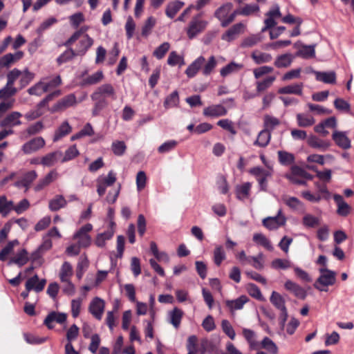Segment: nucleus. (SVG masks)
<instances>
[{"label": "nucleus", "mask_w": 354, "mask_h": 354, "mask_svg": "<svg viewBox=\"0 0 354 354\" xmlns=\"http://www.w3.org/2000/svg\"><path fill=\"white\" fill-rule=\"evenodd\" d=\"M319 276L314 283V287L319 290L326 292L328 287L336 282V272L327 268H319Z\"/></svg>", "instance_id": "nucleus-1"}, {"label": "nucleus", "mask_w": 354, "mask_h": 354, "mask_svg": "<svg viewBox=\"0 0 354 354\" xmlns=\"http://www.w3.org/2000/svg\"><path fill=\"white\" fill-rule=\"evenodd\" d=\"M232 8L233 5L232 3H226L215 11L214 16L219 20L221 26H227L234 20L238 15V11H232Z\"/></svg>", "instance_id": "nucleus-2"}, {"label": "nucleus", "mask_w": 354, "mask_h": 354, "mask_svg": "<svg viewBox=\"0 0 354 354\" xmlns=\"http://www.w3.org/2000/svg\"><path fill=\"white\" fill-rule=\"evenodd\" d=\"M91 97L93 101H98L106 105H108L107 97L113 100L117 98L115 91L110 84H104L97 87L91 94Z\"/></svg>", "instance_id": "nucleus-3"}, {"label": "nucleus", "mask_w": 354, "mask_h": 354, "mask_svg": "<svg viewBox=\"0 0 354 354\" xmlns=\"http://www.w3.org/2000/svg\"><path fill=\"white\" fill-rule=\"evenodd\" d=\"M81 34L80 31L75 32L66 42V45H71L74 41L80 39L75 50L77 55H84L93 44V39L88 35H84L80 37Z\"/></svg>", "instance_id": "nucleus-4"}, {"label": "nucleus", "mask_w": 354, "mask_h": 354, "mask_svg": "<svg viewBox=\"0 0 354 354\" xmlns=\"http://www.w3.org/2000/svg\"><path fill=\"white\" fill-rule=\"evenodd\" d=\"M207 24V21L201 18V15L194 16L186 28L187 37L191 39L194 38L206 28Z\"/></svg>", "instance_id": "nucleus-5"}, {"label": "nucleus", "mask_w": 354, "mask_h": 354, "mask_svg": "<svg viewBox=\"0 0 354 354\" xmlns=\"http://www.w3.org/2000/svg\"><path fill=\"white\" fill-rule=\"evenodd\" d=\"M93 230L91 223H86L82 226L73 236V239L76 240L79 245L82 248H88L91 244V236L89 232Z\"/></svg>", "instance_id": "nucleus-6"}, {"label": "nucleus", "mask_w": 354, "mask_h": 354, "mask_svg": "<svg viewBox=\"0 0 354 354\" xmlns=\"http://www.w3.org/2000/svg\"><path fill=\"white\" fill-rule=\"evenodd\" d=\"M286 223V217L279 209L274 216H268L263 219V225L269 230H275Z\"/></svg>", "instance_id": "nucleus-7"}, {"label": "nucleus", "mask_w": 354, "mask_h": 354, "mask_svg": "<svg viewBox=\"0 0 354 354\" xmlns=\"http://www.w3.org/2000/svg\"><path fill=\"white\" fill-rule=\"evenodd\" d=\"M116 181V174L113 171H110L106 176H99L97 180V192L100 196L105 194L107 187L113 185Z\"/></svg>", "instance_id": "nucleus-8"}, {"label": "nucleus", "mask_w": 354, "mask_h": 354, "mask_svg": "<svg viewBox=\"0 0 354 354\" xmlns=\"http://www.w3.org/2000/svg\"><path fill=\"white\" fill-rule=\"evenodd\" d=\"M246 25L243 23H238L229 28L224 34H223L221 39L226 41H232L235 39L239 35L244 32Z\"/></svg>", "instance_id": "nucleus-9"}, {"label": "nucleus", "mask_w": 354, "mask_h": 354, "mask_svg": "<svg viewBox=\"0 0 354 354\" xmlns=\"http://www.w3.org/2000/svg\"><path fill=\"white\" fill-rule=\"evenodd\" d=\"M281 15L279 6L278 5L272 6L266 14L267 18L264 21L265 26L262 28L261 32H265L274 27L277 24L275 19L279 18Z\"/></svg>", "instance_id": "nucleus-10"}, {"label": "nucleus", "mask_w": 354, "mask_h": 354, "mask_svg": "<svg viewBox=\"0 0 354 354\" xmlns=\"http://www.w3.org/2000/svg\"><path fill=\"white\" fill-rule=\"evenodd\" d=\"M46 284V280L40 279L37 274L28 278L25 283V288L28 291L41 292Z\"/></svg>", "instance_id": "nucleus-11"}, {"label": "nucleus", "mask_w": 354, "mask_h": 354, "mask_svg": "<svg viewBox=\"0 0 354 354\" xmlns=\"http://www.w3.org/2000/svg\"><path fill=\"white\" fill-rule=\"evenodd\" d=\"M104 307V301L96 297L91 301L88 310L97 319L100 320L102 317Z\"/></svg>", "instance_id": "nucleus-12"}, {"label": "nucleus", "mask_w": 354, "mask_h": 354, "mask_svg": "<svg viewBox=\"0 0 354 354\" xmlns=\"http://www.w3.org/2000/svg\"><path fill=\"white\" fill-rule=\"evenodd\" d=\"M66 319L67 315L66 313L53 311L46 316L44 324L48 329H53L54 328L53 322H55L59 324H62L66 322Z\"/></svg>", "instance_id": "nucleus-13"}, {"label": "nucleus", "mask_w": 354, "mask_h": 354, "mask_svg": "<svg viewBox=\"0 0 354 354\" xmlns=\"http://www.w3.org/2000/svg\"><path fill=\"white\" fill-rule=\"evenodd\" d=\"M45 140L41 137H37L26 142L22 146V151L26 154H30L44 147Z\"/></svg>", "instance_id": "nucleus-14"}, {"label": "nucleus", "mask_w": 354, "mask_h": 354, "mask_svg": "<svg viewBox=\"0 0 354 354\" xmlns=\"http://www.w3.org/2000/svg\"><path fill=\"white\" fill-rule=\"evenodd\" d=\"M37 177V174L35 171H30L24 174L21 178L17 180L14 185L17 188H25V192H27Z\"/></svg>", "instance_id": "nucleus-15"}, {"label": "nucleus", "mask_w": 354, "mask_h": 354, "mask_svg": "<svg viewBox=\"0 0 354 354\" xmlns=\"http://www.w3.org/2000/svg\"><path fill=\"white\" fill-rule=\"evenodd\" d=\"M77 103L76 97L74 94H69L59 100L53 106V111H62Z\"/></svg>", "instance_id": "nucleus-16"}, {"label": "nucleus", "mask_w": 354, "mask_h": 354, "mask_svg": "<svg viewBox=\"0 0 354 354\" xmlns=\"http://www.w3.org/2000/svg\"><path fill=\"white\" fill-rule=\"evenodd\" d=\"M307 143L310 147L321 151H327L331 145L330 141L322 140L315 136H309L307 140Z\"/></svg>", "instance_id": "nucleus-17"}, {"label": "nucleus", "mask_w": 354, "mask_h": 354, "mask_svg": "<svg viewBox=\"0 0 354 354\" xmlns=\"http://www.w3.org/2000/svg\"><path fill=\"white\" fill-rule=\"evenodd\" d=\"M24 56L22 51L15 53H8L0 58V69L9 68L12 64L20 60Z\"/></svg>", "instance_id": "nucleus-18"}, {"label": "nucleus", "mask_w": 354, "mask_h": 354, "mask_svg": "<svg viewBox=\"0 0 354 354\" xmlns=\"http://www.w3.org/2000/svg\"><path fill=\"white\" fill-rule=\"evenodd\" d=\"M205 59L203 56H199L192 62L185 70V74L189 78H192L196 75L200 70L203 69Z\"/></svg>", "instance_id": "nucleus-19"}, {"label": "nucleus", "mask_w": 354, "mask_h": 354, "mask_svg": "<svg viewBox=\"0 0 354 354\" xmlns=\"http://www.w3.org/2000/svg\"><path fill=\"white\" fill-rule=\"evenodd\" d=\"M332 138L339 147L343 149L351 148V140L347 137L346 132L335 131L332 135Z\"/></svg>", "instance_id": "nucleus-20"}, {"label": "nucleus", "mask_w": 354, "mask_h": 354, "mask_svg": "<svg viewBox=\"0 0 354 354\" xmlns=\"http://www.w3.org/2000/svg\"><path fill=\"white\" fill-rule=\"evenodd\" d=\"M333 199L337 204V213L342 216H347L351 212V207L344 200L342 196L335 194Z\"/></svg>", "instance_id": "nucleus-21"}, {"label": "nucleus", "mask_w": 354, "mask_h": 354, "mask_svg": "<svg viewBox=\"0 0 354 354\" xmlns=\"http://www.w3.org/2000/svg\"><path fill=\"white\" fill-rule=\"evenodd\" d=\"M227 111L225 106L221 104H213L204 109L203 115L207 117L217 118L224 116Z\"/></svg>", "instance_id": "nucleus-22"}, {"label": "nucleus", "mask_w": 354, "mask_h": 354, "mask_svg": "<svg viewBox=\"0 0 354 354\" xmlns=\"http://www.w3.org/2000/svg\"><path fill=\"white\" fill-rule=\"evenodd\" d=\"M284 287L301 299H304L307 295L306 291L301 286L291 280H287L284 283Z\"/></svg>", "instance_id": "nucleus-23"}, {"label": "nucleus", "mask_w": 354, "mask_h": 354, "mask_svg": "<svg viewBox=\"0 0 354 354\" xmlns=\"http://www.w3.org/2000/svg\"><path fill=\"white\" fill-rule=\"evenodd\" d=\"M29 259L30 257L28 251L25 248H23L19 250L17 254L9 260L8 264L11 265L14 263L19 267H22L28 263Z\"/></svg>", "instance_id": "nucleus-24"}, {"label": "nucleus", "mask_w": 354, "mask_h": 354, "mask_svg": "<svg viewBox=\"0 0 354 354\" xmlns=\"http://www.w3.org/2000/svg\"><path fill=\"white\" fill-rule=\"evenodd\" d=\"M248 301L249 299L247 296L241 295L236 299H227L225 303L230 312L233 313L235 310H241Z\"/></svg>", "instance_id": "nucleus-25"}, {"label": "nucleus", "mask_w": 354, "mask_h": 354, "mask_svg": "<svg viewBox=\"0 0 354 354\" xmlns=\"http://www.w3.org/2000/svg\"><path fill=\"white\" fill-rule=\"evenodd\" d=\"M252 183L249 182L238 185L235 188V194L237 199L245 201L250 197Z\"/></svg>", "instance_id": "nucleus-26"}, {"label": "nucleus", "mask_w": 354, "mask_h": 354, "mask_svg": "<svg viewBox=\"0 0 354 354\" xmlns=\"http://www.w3.org/2000/svg\"><path fill=\"white\" fill-rule=\"evenodd\" d=\"M303 83H295L285 86L278 90L279 94H292L301 95L303 94Z\"/></svg>", "instance_id": "nucleus-27"}, {"label": "nucleus", "mask_w": 354, "mask_h": 354, "mask_svg": "<svg viewBox=\"0 0 354 354\" xmlns=\"http://www.w3.org/2000/svg\"><path fill=\"white\" fill-rule=\"evenodd\" d=\"M21 113L18 111H13L8 114L0 123L1 127H14L21 124L20 118Z\"/></svg>", "instance_id": "nucleus-28"}, {"label": "nucleus", "mask_w": 354, "mask_h": 354, "mask_svg": "<svg viewBox=\"0 0 354 354\" xmlns=\"http://www.w3.org/2000/svg\"><path fill=\"white\" fill-rule=\"evenodd\" d=\"M58 177V173L55 170L50 171L44 178H41L35 187L36 192L41 191L45 187L55 181Z\"/></svg>", "instance_id": "nucleus-29"}, {"label": "nucleus", "mask_w": 354, "mask_h": 354, "mask_svg": "<svg viewBox=\"0 0 354 354\" xmlns=\"http://www.w3.org/2000/svg\"><path fill=\"white\" fill-rule=\"evenodd\" d=\"M275 80L276 77L274 75L267 76L261 80H257L255 82L257 94H261L270 88Z\"/></svg>", "instance_id": "nucleus-30"}, {"label": "nucleus", "mask_w": 354, "mask_h": 354, "mask_svg": "<svg viewBox=\"0 0 354 354\" xmlns=\"http://www.w3.org/2000/svg\"><path fill=\"white\" fill-rule=\"evenodd\" d=\"M115 233V229L108 227V229L102 233H99L95 238V244L99 248H103L106 241L112 239Z\"/></svg>", "instance_id": "nucleus-31"}, {"label": "nucleus", "mask_w": 354, "mask_h": 354, "mask_svg": "<svg viewBox=\"0 0 354 354\" xmlns=\"http://www.w3.org/2000/svg\"><path fill=\"white\" fill-rule=\"evenodd\" d=\"M72 131V127L67 121L63 122L56 129L53 140L54 142L60 140Z\"/></svg>", "instance_id": "nucleus-32"}, {"label": "nucleus", "mask_w": 354, "mask_h": 354, "mask_svg": "<svg viewBox=\"0 0 354 354\" xmlns=\"http://www.w3.org/2000/svg\"><path fill=\"white\" fill-rule=\"evenodd\" d=\"M243 335L248 342L251 350H259V343L257 341V336L254 331L248 328L243 329Z\"/></svg>", "instance_id": "nucleus-33"}, {"label": "nucleus", "mask_w": 354, "mask_h": 354, "mask_svg": "<svg viewBox=\"0 0 354 354\" xmlns=\"http://www.w3.org/2000/svg\"><path fill=\"white\" fill-rule=\"evenodd\" d=\"M168 316L169 323L175 328H178L183 316V310H180V308H174L172 310L169 312Z\"/></svg>", "instance_id": "nucleus-34"}, {"label": "nucleus", "mask_w": 354, "mask_h": 354, "mask_svg": "<svg viewBox=\"0 0 354 354\" xmlns=\"http://www.w3.org/2000/svg\"><path fill=\"white\" fill-rule=\"evenodd\" d=\"M271 139V133L268 130H261L254 142V145L264 148L268 145Z\"/></svg>", "instance_id": "nucleus-35"}, {"label": "nucleus", "mask_w": 354, "mask_h": 354, "mask_svg": "<svg viewBox=\"0 0 354 354\" xmlns=\"http://www.w3.org/2000/svg\"><path fill=\"white\" fill-rule=\"evenodd\" d=\"M293 56L290 53H285L279 55L276 57L274 61V66L277 68H287L288 67L293 61Z\"/></svg>", "instance_id": "nucleus-36"}, {"label": "nucleus", "mask_w": 354, "mask_h": 354, "mask_svg": "<svg viewBox=\"0 0 354 354\" xmlns=\"http://www.w3.org/2000/svg\"><path fill=\"white\" fill-rule=\"evenodd\" d=\"M272 304L279 311L284 310L286 308L284 298L277 292L272 291L270 297Z\"/></svg>", "instance_id": "nucleus-37"}, {"label": "nucleus", "mask_w": 354, "mask_h": 354, "mask_svg": "<svg viewBox=\"0 0 354 354\" xmlns=\"http://www.w3.org/2000/svg\"><path fill=\"white\" fill-rule=\"evenodd\" d=\"M67 201L62 195H57L49 201V209L53 212H56L61 208L64 207Z\"/></svg>", "instance_id": "nucleus-38"}, {"label": "nucleus", "mask_w": 354, "mask_h": 354, "mask_svg": "<svg viewBox=\"0 0 354 354\" xmlns=\"http://www.w3.org/2000/svg\"><path fill=\"white\" fill-rule=\"evenodd\" d=\"M251 57L257 64L269 63L272 60V56L270 53L254 51Z\"/></svg>", "instance_id": "nucleus-39"}, {"label": "nucleus", "mask_w": 354, "mask_h": 354, "mask_svg": "<svg viewBox=\"0 0 354 354\" xmlns=\"http://www.w3.org/2000/svg\"><path fill=\"white\" fill-rule=\"evenodd\" d=\"M184 4V2L180 1H175L168 3L165 10L166 15L171 19L174 18Z\"/></svg>", "instance_id": "nucleus-40"}, {"label": "nucleus", "mask_w": 354, "mask_h": 354, "mask_svg": "<svg viewBox=\"0 0 354 354\" xmlns=\"http://www.w3.org/2000/svg\"><path fill=\"white\" fill-rule=\"evenodd\" d=\"M104 78L102 71H98L96 73L84 78L81 82L82 86L93 85L101 82Z\"/></svg>", "instance_id": "nucleus-41"}, {"label": "nucleus", "mask_w": 354, "mask_h": 354, "mask_svg": "<svg viewBox=\"0 0 354 354\" xmlns=\"http://www.w3.org/2000/svg\"><path fill=\"white\" fill-rule=\"evenodd\" d=\"M243 67V64L232 62L221 69V75L222 77H226L230 74L239 72Z\"/></svg>", "instance_id": "nucleus-42"}, {"label": "nucleus", "mask_w": 354, "mask_h": 354, "mask_svg": "<svg viewBox=\"0 0 354 354\" xmlns=\"http://www.w3.org/2000/svg\"><path fill=\"white\" fill-rule=\"evenodd\" d=\"M316 79L318 81L326 84H333L336 80V74L334 71L330 72H315Z\"/></svg>", "instance_id": "nucleus-43"}, {"label": "nucleus", "mask_w": 354, "mask_h": 354, "mask_svg": "<svg viewBox=\"0 0 354 354\" xmlns=\"http://www.w3.org/2000/svg\"><path fill=\"white\" fill-rule=\"evenodd\" d=\"M296 118L297 124L301 127H310L315 122L314 118L306 113H298Z\"/></svg>", "instance_id": "nucleus-44"}, {"label": "nucleus", "mask_w": 354, "mask_h": 354, "mask_svg": "<svg viewBox=\"0 0 354 354\" xmlns=\"http://www.w3.org/2000/svg\"><path fill=\"white\" fill-rule=\"evenodd\" d=\"M19 244L17 239L9 241L6 245L0 251V260L4 261L8 256L13 252L14 248Z\"/></svg>", "instance_id": "nucleus-45"}, {"label": "nucleus", "mask_w": 354, "mask_h": 354, "mask_svg": "<svg viewBox=\"0 0 354 354\" xmlns=\"http://www.w3.org/2000/svg\"><path fill=\"white\" fill-rule=\"evenodd\" d=\"M253 241L259 244L264 247L266 249L272 251L273 250V246L270 243V240L263 234L261 233H256L253 235Z\"/></svg>", "instance_id": "nucleus-46"}, {"label": "nucleus", "mask_w": 354, "mask_h": 354, "mask_svg": "<svg viewBox=\"0 0 354 354\" xmlns=\"http://www.w3.org/2000/svg\"><path fill=\"white\" fill-rule=\"evenodd\" d=\"M13 208V202L8 201L6 196H0V214L6 216Z\"/></svg>", "instance_id": "nucleus-47"}, {"label": "nucleus", "mask_w": 354, "mask_h": 354, "mask_svg": "<svg viewBox=\"0 0 354 354\" xmlns=\"http://www.w3.org/2000/svg\"><path fill=\"white\" fill-rule=\"evenodd\" d=\"M226 258L225 252L221 245H216L213 252V260L214 263L219 266Z\"/></svg>", "instance_id": "nucleus-48"}, {"label": "nucleus", "mask_w": 354, "mask_h": 354, "mask_svg": "<svg viewBox=\"0 0 354 354\" xmlns=\"http://www.w3.org/2000/svg\"><path fill=\"white\" fill-rule=\"evenodd\" d=\"M41 80H44V85L46 91L55 88L62 84V80L59 75L50 77V79L48 77H42Z\"/></svg>", "instance_id": "nucleus-49"}, {"label": "nucleus", "mask_w": 354, "mask_h": 354, "mask_svg": "<svg viewBox=\"0 0 354 354\" xmlns=\"http://www.w3.org/2000/svg\"><path fill=\"white\" fill-rule=\"evenodd\" d=\"M179 104V96L177 91H174L168 95L164 102V106L168 109L170 108L177 107Z\"/></svg>", "instance_id": "nucleus-50"}, {"label": "nucleus", "mask_w": 354, "mask_h": 354, "mask_svg": "<svg viewBox=\"0 0 354 354\" xmlns=\"http://www.w3.org/2000/svg\"><path fill=\"white\" fill-rule=\"evenodd\" d=\"M271 267L276 270H286L293 268V266L289 259H275L272 261Z\"/></svg>", "instance_id": "nucleus-51"}, {"label": "nucleus", "mask_w": 354, "mask_h": 354, "mask_svg": "<svg viewBox=\"0 0 354 354\" xmlns=\"http://www.w3.org/2000/svg\"><path fill=\"white\" fill-rule=\"evenodd\" d=\"M279 162L282 165H290L295 162V156L286 151H279L277 152Z\"/></svg>", "instance_id": "nucleus-52"}, {"label": "nucleus", "mask_w": 354, "mask_h": 354, "mask_svg": "<svg viewBox=\"0 0 354 354\" xmlns=\"http://www.w3.org/2000/svg\"><path fill=\"white\" fill-rule=\"evenodd\" d=\"M62 156V152L55 151L49 153L41 159V164L44 166H53L57 160L58 156Z\"/></svg>", "instance_id": "nucleus-53"}, {"label": "nucleus", "mask_w": 354, "mask_h": 354, "mask_svg": "<svg viewBox=\"0 0 354 354\" xmlns=\"http://www.w3.org/2000/svg\"><path fill=\"white\" fill-rule=\"evenodd\" d=\"M263 124L266 130H268L270 133L274 128L280 124V120L272 115H266L263 118Z\"/></svg>", "instance_id": "nucleus-54"}, {"label": "nucleus", "mask_w": 354, "mask_h": 354, "mask_svg": "<svg viewBox=\"0 0 354 354\" xmlns=\"http://www.w3.org/2000/svg\"><path fill=\"white\" fill-rule=\"evenodd\" d=\"M73 274V268L68 262H64L61 268L59 277L61 281H68Z\"/></svg>", "instance_id": "nucleus-55"}, {"label": "nucleus", "mask_w": 354, "mask_h": 354, "mask_svg": "<svg viewBox=\"0 0 354 354\" xmlns=\"http://www.w3.org/2000/svg\"><path fill=\"white\" fill-rule=\"evenodd\" d=\"M27 91L29 95L36 96H41L43 93L47 92L44 85V80H41V79L30 87Z\"/></svg>", "instance_id": "nucleus-56"}, {"label": "nucleus", "mask_w": 354, "mask_h": 354, "mask_svg": "<svg viewBox=\"0 0 354 354\" xmlns=\"http://www.w3.org/2000/svg\"><path fill=\"white\" fill-rule=\"evenodd\" d=\"M259 346L260 348L267 350L272 354H277L278 352V348L275 343L268 337L263 339Z\"/></svg>", "instance_id": "nucleus-57"}, {"label": "nucleus", "mask_w": 354, "mask_h": 354, "mask_svg": "<svg viewBox=\"0 0 354 354\" xmlns=\"http://www.w3.org/2000/svg\"><path fill=\"white\" fill-rule=\"evenodd\" d=\"M35 76V73L30 72L28 68L21 71L19 80L21 88H24L28 85L33 80Z\"/></svg>", "instance_id": "nucleus-58"}, {"label": "nucleus", "mask_w": 354, "mask_h": 354, "mask_svg": "<svg viewBox=\"0 0 354 354\" xmlns=\"http://www.w3.org/2000/svg\"><path fill=\"white\" fill-rule=\"evenodd\" d=\"M284 202L287 206L295 210H304V205L296 197H288L284 199Z\"/></svg>", "instance_id": "nucleus-59"}, {"label": "nucleus", "mask_w": 354, "mask_h": 354, "mask_svg": "<svg viewBox=\"0 0 354 354\" xmlns=\"http://www.w3.org/2000/svg\"><path fill=\"white\" fill-rule=\"evenodd\" d=\"M167 64L171 66H174L177 64L182 66L185 64V62L182 56L179 55L176 51H171L168 57Z\"/></svg>", "instance_id": "nucleus-60"}, {"label": "nucleus", "mask_w": 354, "mask_h": 354, "mask_svg": "<svg viewBox=\"0 0 354 354\" xmlns=\"http://www.w3.org/2000/svg\"><path fill=\"white\" fill-rule=\"evenodd\" d=\"M217 62L214 56H211L207 62L203 66L202 73L204 75H209L216 68Z\"/></svg>", "instance_id": "nucleus-61"}, {"label": "nucleus", "mask_w": 354, "mask_h": 354, "mask_svg": "<svg viewBox=\"0 0 354 354\" xmlns=\"http://www.w3.org/2000/svg\"><path fill=\"white\" fill-rule=\"evenodd\" d=\"M247 289H248V292L249 295L251 297H252L259 301H265V298L263 296V295L261 294L260 289L255 284H254V283L248 284Z\"/></svg>", "instance_id": "nucleus-62"}, {"label": "nucleus", "mask_w": 354, "mask_h": 354, "mask_svg": "<svg viewBox=\"0 0 354 354\" xmlns=\"http://www.w3.org/2000/svg\"><path fill=\"white\" fill-rule=\"evenodd\" d=\"M170 48L169 42H164L160 45L153 53L154 57L158 59H162Z\"/></svg>", "instance_id": "nucleus-63"}, {"label": "nucleus", "mask_w": 354, "mask_h": 354, "mask_svg": "<svg viewBox=\"0 0 354 354\" xmlns=\"http://www.w3.org/2000/svg\"><path fill=\"white\" fill-rule=\"evenodd\" d=\"M274 71L272 66H262L253 69V75L256 80H259L263 75L269 74Z\"/></svg>", "instance_id": "nucleus-64"}]
</instances>
